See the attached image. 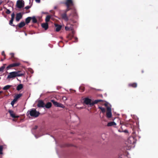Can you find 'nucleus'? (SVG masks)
Wrapping results in <instances>:
<instances>
[{"label":"nucleus","mask_w":158,"mask_h":158,"mask_svg":"<svg viewBox=\"0 0 158 158\" xmlns=\"http://www.w3.org/2000/svg\"><path fill=\"white\" fill-rule=\"evenodd\" d=\"M52 105V104L51 102H48L45 105H44V106L46 107V108L49 109L51 107Z\"/></svg>","instance_id":"nucleus-14"},{"label":"nucleus","mask_w":158,"mask_h":158,"mask_svg":"<svg viewBox=\"0 0 158 158\" xmlns=\"http://www.w3.org/2000/svg\"><path fill=\"white\" fill-rule=\"evenodd\" d=\"M22 15L21 13L17 14L16 15V20L17 22L19 21L20 19L22 18Z\"/></svg>","instance_id":"nucleus-10"},{"label":"nucleus","mask_w":158,"mask_h":158,"mask_svg":"<svg viewBox=\"0 0 158 158\" xmlns=\"http://www.w3.org/2000/svg\"><path fill=\"white\" fill-rule=\"evenodd\" d=\"M69 8H67V9L66 10V11H65V13H66V12L67 11H69Z\"/></svg>","instance_id":"nucleus-47"},{"label":"nucleus","mask_w":158,"mask_h":158,"mask_svg":"<svg viewBox=\"0 0 158 158\" xmlns=\"http://www.w3.org/2000/svg\"><path fill=\"white\" fill-rule=\"evenodd\" d=\"M102 100H100V99H98V100H95L94 101V103H95V104H97V103H98V102H101V101H102Z\"/></svg>","instance_id":"nucleus-36"},{"label":"nucleus","mask_w":158,"mask_h":158,"mask_svg":"<svg viewBox=\"0 0 158 158\" xmlns=\"http://www.w3.org/2000/svg\"><path fill=\"white\" fill-rule=\"evenodd\" d=\"M22 96V94H18L15 97L14 99H15L17 101L18 99L20 98Z\"/></svg>","instance_id":"nucleus-24"},{"label":"nucleus","mask_w":158,"mask_h":158,"mask_svg":"<svg viewBox=\"0 0 158 158\" xmlns=\"http://www.w3.org/2000/svg\"><path fill=\"white\" fill-rule=\"evenodd\" d=\"M17 101L15 99H14L11 102V104L12 106H13L15 102Z\"/></svg>","instance_id":"nucleus-33"},{"label":"nucleus","mask_w":158,"mask_h":158,"mask_svg":"<svg viewBox=\"0 0 158 158\" xmlns=\"http://www.w3.org/2000/svg\"><path fill=\"white\" fill-rule=\"evenodd\" d=\"M23 88V85L22 84L19 85L17 87V90L19 91Z\"/></svg>","instance_id":"nucleus-20"},{"label":"nucleus","mask_w":158,"mask_h":158,"mask_svg":"<svg viewBox=\"0 0 158 158\" xmlns=\"http://www.w3.org/2000/svg\"><path fill=\"white\" fill-rule=\"evenodd\" d=\"M38 128V126H35V127L33 128V130H35Z\"/></svg>","instance_id":"nucleus-40"},{"label":"nucleus","mask_w":158,"mask_h":158,"mask_svg":"<svg viewBox=\"0 0 158 158\" xmlns=\"http://www.w3.org/2000/svg\"><path fill=\"white\" fill-rule=\"evenodd\" d=\"M128 85L129 87H132L134 88H136L137 86V84L136 83H130L128 84Z\"/></svg>","instance_id":"nucleus-16"},{"label":"nucleus","mask_w":158,"mask_h":158,"mask_svg":"<svg viewBox=\"0 0 158 158\" xmlns=\"http://www.w3.org/2000/svg\"><path fill=\"white\" fill-rule=\"evenodd\" d=\"M75 39L76 40H77V38L76 37L75 38Z\"/></svg>","instance_id":"nucleus-52"},{"label":"nucleus","mask_w":158,"mask_h":158,"mask_svg":"<svg viewBox=\"0 0 158 158\" xmlns=\"http://www.w3.org/2000/svg\"><path fill=\"white\" fill-rule=\"evenodd\" d=\"M84 102L86 105H88L91 102V99L88 98H86L83 99Z\"/></svg>","instance_id":"nucleus-7"},{"label":"nucleus","mask_w":158,"mask_h":158,"mask_svg":"<svg viewBox=\"0 0 158 158\" xmlns=\"http://www.w3.org/2000/svg\"><path fill=\"white\" fill-rule=\"evenodd\" d=\"M25 35H27V34H26V33H25Z\"/></svg>","instance_id":"nucleus-56"},{"label":"nucleus","mask_w":158,"mask_h":158,"mask_svg":"<svg viewBox=\"0 0 158 158\" xmlns=\"http://www.w3.org/2000/svg\"><path fill=\"white\" fill-rule=\"evenodd\" d=\"M51 17L49 15H47L45 18V21L47 22L49 21Z\"/></svg>","instance_id":"nucleus-27"},{"label":"nucleus","mask_w":158,"mask_h":158,"mask_svg":"<svg viewBox=\"0 0 158 158\" xmlns=\"http://www.w3.org/2000/svg\"><path fill=\"white\" fill-rule=\"evenodd\" d=\"M11 19H14V17H15V14L14 13H12L11 14Z\"/></svg>","instance_id":"nucleus-37"},{"label":"nucleus","mask_w":158,"mask_h":158,"mask_svg":"<svg viewBox=\"0 0 158 158\" xmlns=\"http://www.w3.org/2000/svg\"><path fill=\"white\" fill-rule=\"evenodd\" d=\"M25 25V23L24 22H22L18 24L19 28H22Z\"/></svg>","instance_id":"nucleus-17"},{"label":"nucleus","mask_w":158,"mask_h":158,"mask_svg":"<svg viewBox=\"0 0 158 158\" xmlns=\"http://www.w3.org/2000/svg\"><path fill=\"white\" fill-rule=\"evenodd\" d=\"M94 104H95V103H94V101L93 102H90L89 104V105L91 107L92 106H93Z\"/></svg>","instance_id":"nucleus-35"},{"label":"nucleus","mask_w":158,"mask_h":158,"mask_svg":"<svg viewBox=\"0 0 158 158\" xmlns=\"http://www.w3.org/2000/svg\"><path fill=\"white\" fill-rule=\"evenodd\" d=\"M11 12L9 10V9H6V13L7 14H10V13Z\"/></svg>","instance_id":"nucleus-38"},{"label":"nucleus","mask_w":158,"mask_h":158,"mask_svg":"<svg viewBox=\"0 0 158 158\" xmlns=\"http://www.w3.org/2000/svg\"><path fill=\"white\" fill-rule=\"evenodd\" d=\"M24 2L23 0H18L16 3L17 7L19 8L23 7L24 6Z\"/></svg>","instance_id":"nucleus-2"},{"label":"nucleus","mask_w":158,"mask_h":158,"mask_svg":"<svg viewBox=\"0 0 158 158\" xmlns=\"http://www.w3.org/2000/svg\"><path fill=\"white\" fill-rule=\"evenodd\" d=\"M69 28L68 27H65V29L67 31V30H69Z\"/></svg>","instance_id":"nucleus-45"},{"label":"nucleus","mask_w":158,"mask_h":158,"mask_svg":"<svg viewBox=\"0 0 158 158\" xmlns=\"http://www.w3.org/2000/svg\"><path fill=\"white\" fill-rule=\"evenodd\" d=\"M32 20V22L33 23H36L37 22V20L35 16H33L31 17V19Z\"/></svg>","instance_id":"nucleus-19"},{"label":"nucleus","mask_w":158,"mask_h":158,"mask_svg":"<svg viewBox=\"0 0 158 158\" xmlns=\"http://www.w3.org/2000/svg\"><path fill=\"white\" fill-rule=\"evenodd\" d=\"M35 1L36 2L39 3L40 2V0H35Z\"/></svg>","instance_id":"nucleus-43"},{"label":"nucleus","mask_w":158,"mask_h":158,"mask_svg":"<svg viewBox=\"0 0 158 158\" xmlns=\"http://www.w3.org/2000/svg\"><path fill=\"white\" fill-rule=\"evenodd\" d=\"M56 106L57 107H61L62 108H64L65 107L64 106L63 104L58 102L57 104V105H56Z\"/></svg>","instance_id":"nucleus-23"},{"label":"nucleus","mask_w":158,"mask_h":158,"mask_svg":"<svg viewBox=\"0 0 158 158\" xmlns=\"http://www.w3.org/2000/svg\"><path fill=\"white\" fill-rule=\"evenodd\" d=\"M63 99H64V100H66L67 99V98L66 97H64L63 98Z\"/></svg>","instance_id":"nucleus-48"},{"label":"nucleus","mask_w":158,"mask_h":158,"mask_svg":"<svg viewBox=\"0 0 158 158\" xmlns=\"http://www.w3.org/2000/svg\"><path fill=\"white\" fill-rule=\"evenodd\" d=\"M31 20V17H28L26 18L25 19L26 23L27 24L29 23Z\"/></svg>","instance_id":"nucleus-25"},{"label":"nucleus","mask_w":158,"mask_h":158,"mask_svg":"<svg viewBox=\"0 0 158 158\" xmlns=\"http://www.w3.org/2000/svg\"><path fill=\"white\" fill-rule=\"evenodd\" d=\"M2 55L4 56H5V54L4 51H3L2 52Z\"/></svg>","instance_id":"nucleus-41"},{"label":"nucleus","mask_w":158,"mask_h":158,"mask_svg":"<svg viewBox=\"0 0 158 158\" xmlns=\"http://www.w3.org/2000/svg\"><path fill=\"white\" fill-rule=\"evenodd\" d=\"M77 108L79 109H83L84 108V107H77Z\"/></svg>","instance_id":"nucleus-42"},{"label":"nucleus","mask_w":158,"mask_h":158,"mask_svg":"<svg viewBox=\"0 0 158 158\" xmlns=\"http://www.w3.org/2000/svg\"><path fill=\"white\" fill-rule=\"evenodd\" d=\"M37 106L39 107H44V103L42 100L38 101Z\"/></svg>","instance_id":"nucleus-8"},{"label":"nucleus","mask_w":158,"mask_h":158,"mask_svg":"<svg viewBox=\"0 0 158 158\" xmlns=\"http://www.w3.org/2000/svg\"><path fill=\"white\" fill-rule=\"evenodd\" d=\"M75 42H77V41H75Z\"/></svg>","instance_id":"nucleus-57"},{"label":"nucleus","mask_w":158,"mask_h":158,"mask_svg":"<svg viewBox=\"0 0 158 158\" xmlns=\"http://www.w3.org/2000/svg\"><path fill=\"white\" fill-rule=\"evenodd\" d=\"M27 114L28 116L30 115L31 117L35 118L37 117L39 115L40 113L36 111L35 109L32 108L27 111Z\"/></svg>","instance_id":"nucleus-1"},{"label":"nucleus","mask_w":158,"mask_h":158,"mask_svg":"<svg viewBox=\"0 0 158 158\" xmlns=\"http://www.w3.org/2000/svg\"><path fill=\"white\" fill-rule=\"evenodd\" d=\"M13 20H14V19H11L10 21L9 24L11 26H15V25H13Z\"/></svg>","instance_id":"nucleus-32"},{"label":"nucleus","mask_w":158,"mask_h":158,"mask_svg":"<svg viewBox=\"0 0 158 158\" xmlns=\"http://www.w3.org/2000/svg\"><path fill=\"white\" fill-rule=\"evenodd\" d=\"M116 123L114 122H112L108 123L107 125L108 126L110 127L112 126L115 125H116Z\"/></svg>","instance_id":"nucleus-18"},{"label":"nucleus","mask_w":158,"mask_h":158,"mask_svg":"<svg viewBox=\"0 0 158 158\" xmlns=\"http://www.w3.org/2000/svg\"><path fill=\"white\" fill-rule=\"evenodd\" d=\"M124 132H125V133H128V130H125L124 131H123Z\"/></svg>","instance_id":"nucleus-46"},{"label":"nucleus","mask_w":158,"mask_h":158,"mask_svg":"<svg viewBox=\"0 0 158 158\" xmlns=\"http://www.w3.org/2000/svg\"><path fill=\"white\" fill-rule=\"evenodd\" d=\"M127 142L130 144H134L135 143L134 139L133 137H130L127 140Z\"/></svg>","instance_id":"nucleus-6"},{"label":"nucleus","mask_w":158,"mask_h":158,"mask_svg":"<svg viewBox=\"0 0 158 158\" xmlns=\"http://www.w3.org/2000/svg\"><path fill=\"white\" fill-rule=\"evenodd\" d=\"M15 72H12L9 73V75L7 77V79H11L14 78L16 77L15 75Z\"/></svg>","instance_id":"nucleus-5"},{"label":"nucleus","mask_w":158,"mask_h":158,"mask_svg":"<svg viewBox=\"0 0 158 158\" xmlns=\"http://www.w3.org/2000/svg\"><path fill=\"white\" fill-rule=\"evenodd\" d=\"M54 25L56 27V31H59L61 29L62 26L57 24H55Z\"/></svg>","instance_id":"nucleus-13"},{"label":"nucleus","mask_w":158,"mask_h":158,"mask_svg":"<svg viewBox=\"0 0 158 158\" xmlns=\"http://www.w3.org/2000/svg\"><path fill=\"white\" fill-rule=\"evenodd\" d=\"M54 9H56V6L54 7Z\"/></svg>","instance_id":"nucleus-54"},{"label":"nucleus","mask_w":158,"mask_h":158,"mask_svg":"<svg viewBox=\"0 0 158 158\" xmlns=\"http://www.w3.org/2000/svg\"><path fill=\"white\" fill-rule=\"evenodd\" d=\"M3 146L2 145L0 146V155H2L3 154Z\"/></svg>","instance_id":"nucleus-28"},{"label":"nucleus","mask_w":158,"mask_h":158,"mask_svg":"<svg viewBox=\"0 0 158 158\" xmlns=\"http://www.w3.org/2000/svg\"><path fill=\"white\" fill-rule=\"evenodd\" d=\"M51 102H52L53 103V104H54V105L55 106H56L57 105V104L58 103L57 102L55 101L54 100H51Z\"/></svg>","instance_id":"nucleus-29"},{"label":"nucleus","mask_w":158,"mask_h":158,"mask_svg":"<svg viewBox=\"0 0 158 158\" xmlns=\"http://www.w3.org/2000/svg\"><path fill=\"white\" fill-rule=\"evenodd\" d=\"M76 117L78 119H79V118L78 116H77V115H75Z\"/></svg>","instance_id":"nucleus-51"},{"label":"nucleus","mask_w":158,"mask_h":158,"mask_svg":"<svg viewBox=\"0 0 158 158\" xmlns=\"http://www.w3.org/2000/svg\"><path fill=\"white\" fill-rule=\"evenodd\" d=\"M2 91H0V94L2 93Z\"/></svg>","instance_id":"nucleus-53"},{"label":"nucleus","mask_w":158,"mask_h":158,"mask_svg":"<svg viewBox=\"0 0 158 158\" xmlns=\"http://www.w3.org/2000/svg\"><path fill=\"white\" fill-rule=\"evenodd\" d=\"M105 106L106 107V108L107 107H108V106H107V104L106 103L105 104Z\"/></svg>","instance_id":"nucleus-49"},{"label":"nucleus","mask_w":158,"mask_h":158,"mask_svg":"<svg viewBox=\"0 0 158 158\" xmlns=\"http://www.w3.org/2000/svg\"><path fill=\"white\" fill-rule=\"evenodd\" d=\"M2 0H0V5L2 3Z\"/></svg>","instance_id":"nucleus-50"},{"label":"nucleus","mask_w":158,"mask_h":158,"mask_svg":"<svg viewBox=\"0 0 158 158\" xmlns=\"http://www.w3.org/2000/svg\"><path fill=\"white\" fill-rule=\"evenodd\" d=\"M63 19H64V20L67 21L69 20L68 18V17L67 16V15L66 13L64 14H62L61 15Z\"/></svg>","instance_id":"nucleus-12"},{"label":"nucleus","mask_w":158,"mask_h":158,"mask_svg":"<svg viewBox=\"0 0 158 158\" xmlns=\"http://www.w3.org/2000/svg\"><path fill=\"white\" fill-rule=\"evenodd\" d=\"M31 7V6H26L25 7V8L26 9H29V8H30Z\"/></svg>","instance_id":"nucleus-39"},{"label":"nucleus","mask_w":158,"mask_h":158,"mask_svg":"<svg viewBox=\"0 0 158 158\" xmlns=\"http://www.w3.org/2000/svg\"><path fill=\"white\" fill-rule=\"evenodd\" d=\"M35 137L36 138H38V137H36V136L35 135Z\"/></svg>","instance_id":"nucleus-55"},{"label":"nucleus","mask_w":158,"mask_h":158,"mask_svg":"<svg viewBox=\"0 0 158 158\" xmlns=\"http://www.w3.org/2000/svg\"><path fill=\"white\" fill-rule=\"evenodd\" d=\"M56 106L57 107H61L62 108H64L65 107L64 106L63 104L58 102L57 104V105H56Z\"/></svg>","instance_id":"nucleus-22"},{"label":"nucleus","mask_w":158,"mask_h":158,"mask_svg":"<svg viewBox=\"0 0 158 158\" xmlns=\"http://www.w3.org/2000/svg\"><path fill=\"white\" fill-rule=\"evenodd\" d=\"M14 67L13 64H11L9 65L8 66H7L6 67V69L7 70L9 69L10 68Z\"/></svg>","instance_id":"nucleus-34"},{"label":"nucleus","mask_w":158,"mask_h":158,"mask_svg":"<svg viewBox=\"0 0 158 158\" xmlns=\"http://www.w3.org/2000/svg\"><path fill=\"white\" fill-rule=\"evenodd\" d=\"M8 112L10 113V116L13 118H17L19 117L18 116H16L14 114L13 111L11 110H9Z\"/></svg>","instance_id":"nucleus-9"},{"label":"nucleus","mask_w":158,"mask_h":158,"mask_svg":"<svg viewBox=\"0 0 158 158\" xmlns=\"http://www.w3.org/2000/svg\"><path fill=\"white\" fill-rule=\"evenodd\" d=\"M106 116L108 118H110L112 116L111 109L110 107H107Z\"/></svg>","instance_id":"nucleus-3"},{"label":"nucleus","mask_w":158,"mask_h":158,"mask_svg":"<svg viewBox=\"0 0 158 158\" xmlns=\"http://www.w3.org/2000/svg\"><path fill=\"white\" fill-rule=\"evenodd\" d=\"M41 25L45 30H47L48 28V24L47 23H42Z\"/></svg>","instance_id":"nucleus-11"},{"label":"nucleus","mask_w":158,"mask_h":158,"mask_svg":"<svg viewBox=\"0 0 158 158\" xmlns=\"http://www.w3.org/2000/svg\"><path fill=\"white\" fill-rule=\"evenodd\" d=\"M6 64H5L0 68V72H3V70L5 68V66Z\"/></svg>","instance_id":"nucleus-26"},{"label":"nucleus","mask_w":158,"mask_h":158,"mask_svg":"<svg viewBox=\"0 0 158 158\" xmlns=\"http://www.w3.org/2000/svg\"><path fill=\"white\" fill-rule=\"evenodd\" d=\"M98 108L101 110L102 112L103 113H104L106 111L105 109L104 108H103L102 107L99 106Z\"/></svg>","instance_id":"nucleus-30"},{"label":"nucleus","mask_w":158,"mask_h":158,"mask_svg":"<svg viewBox=\"0 0 158 158\" xmlns=\"http://www.w3.org/2000/svg\"><path fill=\"white\" fill-rule=\"evenodd\" d=\"M14 67L18 66L20 65V63L19 62L13 64Z\"/></svg>","instance_id":"nucleus-31"},{"label":"nucleus","mask_w":158,"mask_h":158,"mask_svg":"<svg viewBox=\"0 0 158 158\" xmlns=\"http://www.w3.org/2000/svg\"><path fill=\"white\" fill-rule=\"evenodd\" d=\"M10 54L11 55L12 57H13L14 56V54L13 53H11Z\"/></svg>","instance_id":"nucleus-44"},{"label":"nucleus","mask_w":158,"mask_h":158,"mask_svg":"<svg viewBox=\"0 0 158 158\" xmlns=\"http://www.w3.org/2000/svg\"><path fill=\"white\" fill-rule=\"evenodd\" d=\"M15 75L16 76V77L17 76L20 77L23 75V73H20V72L19 71H15Z\"/></svg>","instance_id":"nucleus-15"},{"label":"nucleus","mask_w":158,"mask_h":158,"mask_svg":"<svg viewBox=\"0 0 158 158\" xmlns=\"http://www.w3.org/2000/svg\"><path fill=\"white\" fill-rule=\"evenodd\" d=\"M64 4L67 7L69 8L70 5H73V3L72 0H66V1L64 3Z\"/></svg>","instance_id":"nucleus-4"},{"label":"nucleus","mask_w":158,"mask_h":158,"mask_svg":"<svg viewBox=\"0 0 158 158\" xmlns=\"http://www.w3.org/2000/svg\"><path fill=\"white\" fill-rule=\"evenodd\" d=\"M11 86V85H7L4 86L3 88V89L4 90H7L10 88Z\"/></svg>","instance_id":"nucleus-21"}]
</instances>
